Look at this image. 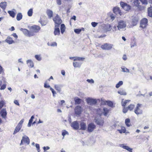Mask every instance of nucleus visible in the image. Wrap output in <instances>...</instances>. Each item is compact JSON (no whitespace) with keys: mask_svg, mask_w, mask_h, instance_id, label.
I'll return each instance as SVG.
<instances>
[{"mask_svg":"<svg viewBox=\"0 0 152 152\" xmlns=\"http://www.w3.org/2000/svg\"><path fill=\"white\" fill-rule=\"evenodd\" d=\"M142 104H137L135 107L134 110V113L137 115H141L142 114L143 111L141 109Z\"/></svg>","mask_w":152,"mask_h":152,"instance_id":"nucleus-1","label":"nucleus"},{"mask_svg":"<svg viewBox=\"0 0 152 152\" xmlns=\"http://www.w3.org/2000/svg\"><path fill=\"white\" fill-rule=\"evenodd\" d=\"M28 28L30 29V32L33 33L34 36V35L35 33H38L40 29V27L37 25L29 26Z\"/></svg>","mask_w":152,"mask_h":152,"instance_id":"nucleus-2","label":"nucleus"},{"mask_svg":"<svg viewBox=\"0 0 152 152\" xmlns=\"http://www.w3.org/2000/svg\"><path fill=\"white\" fill-rule=\"evenodd\" d=\"M126 26V23L123 20L118 21V25L117 26L118 29L120 30L125 28Z\"/></svg>","mask_w":152,"mask_h":152,"instance_id":"nucleus-3","label":"nucleus"},{"mask_svg":"<svg viewBox=\"0 0 152 152\" xmlns=\"http://www.w3.org/2000/svg\"><path fill=\"white\" fill-rule=\"evenodd\" d=\"M113 46L112 44L105 43L101 46V48L103 50H110L113 48Z\"/></svg>","mask_w":152,"mask_h":152,"instance_id":"nucleus-4","label":"nucleus"},{"mask_svg":"<svg viewBox=\"0 0 152 152\" xmlns=\"http://www.w3.org/2000/svg\"><path fill=\"white\" fill-rule=\"evenodd\" d=\"M53 20L55 23V27H58L62 23V21L59 16L56 15V16L53 18Z\"/></svg>","mask_w":152,"mask_h":152,"instance_id":"nucleus-5","label":"nucleus"},{"mask_svg":"<svg viewBox=\"0 0 152 152\" xmlns=\"http://www.w3.org/2000/svg\"><path fill=\"white\" fill-rule=\"evenodd\" d=\"M94 121L97 124L100 126H102L104 123L103 119L101 117H98V116L95 117Z\"/></svg>","mask_w":152,"mask_h":152,"instance_id":"nucleus-6","label":"nucleus"},{"mask_svg":"<svg viewBox=\"0 0 152 152\" xmlns=\"http://www.w3.org/2000/svg\"><path fill=\"white\" fill-rule=\"evenodd\" d=\"M20 30L23 32V34L26 36L29 37L34 36V34L30 32V31H29L26 28H21Z\"/></svg>","mask_w":152,"mask_h":152,"instance_id":"nucleus-7","label":"nucleus"},{"mask_svg":"<svg viewBox=\"0 0 152 152\" xmlns=\"http://www.w3.org/2000/svg\"><path fill=\"white\" fill-rule=\"evenodd\" d=\"M30 143V140L28 137L26 135H25L22 137L21 140L20 145H21L23 144V143H26L27 145H28Z\"/></svg>","mask_w":152,"mask_h":152,"instance_id":"nucleus-8","label":"nucleus"},{"mask_svg":"<svg viewBox=\"0 0 152 152\" xmlns=\"http://www.w3.org/2000/svg\"><path fill=\"white\" fill-rule=\"evenodd\" d=\"M86 101L88 104L91 105H94L97 103V101L96 99L90 97L87 98L86 99Z\"/></svg>","mask_w":152,"mask_h":152,"instance_id":"nucleus-9","label":"nucleus"},{"mask_svg":"<svg viewBox=\"0 0 152 152\" xmlns=\"http://www.w3.org/2000/svg\"><path fill=\"white\" fill-rule=\"evenodd\" d=\"M148 20L146 18L142 19L140 23V27L142 28H145L147 25Z\"/></svg>","mask_w":152,"mask_h":152,"instance_id":"nucleus-10","label":"nucleus"},{"mask_svg":"<svg viewBox=\"0 0 152 152\" xmlns=\"http://www.w3.org/2000/svg\"><path fill=\"white\" fill-rule=\"evenodd\" d=\"M120 5L122 8L126 11H128L131 8L130 6L124 2H121Z\"/></svg>","mask_w":152,"mask_h":152,"instance_id":"nucleus-11","label":"nucleus"},{"mask_svg":"<svg viewBox=\"0 0 152 152\" xmlns=\"http://www.w3.org/2000/svg\"><path fill=\"white\" fill-rule=\"evenodd\" d=\"M96 128V126L93 123H91L89 124L88 126L87 130L88 132H91L93 131Z\"/></svg>","mask_w":152,"mask_h":152,"instance_id":"nucleus-12","label":"nucleus"},{"mask_svg":"<svg viewBox=\"0 0 152 152\" xmlns=\"http://www.w3.org/2000/svg\"><path fill=\"white\" fill-rule=\"evenodd\" d=\"M71 126L75 130L79 129V124L77 121H75L72 122L71 124Z\"/></svg>","mask_w":152,"mask_h":152,"instance_id":"nucleus-13","label":"nucleus"},{"mask_svg":"<svg viewBox=\"0 0 152 152\" xmlns=\"http://www.w3.org/2000/svg\"><path fill=\"white\" fill-rule=\"evenodd\" d=\"M75 110L76 114L79 115L81 113L82 111L81 107L80 106H77L75 107Z\"/></svg>","mask_w":152,"mask_h":152,"instance_id":"nucleus-14","label":"nucleus"},{"mask_svg":"<svg viewBox=\"0 0 152 152\" xmlns=\"http://www.w3.org/2000/svg\"><path fill=\"white\" fill-rule=\"evenodd\" d=\"M139 20V18L137 17H134L132 19V24L133 26L137 25Z\"/></svg>","mask_w":152,"mask_h":152,"instance_id":"nucleus-15","label":"nucleus"},{"mask_svg":"<svg viewBox=\"0 0 152 152\" xmlns=\"http://www.w3.org/2000/svg\"><path fill=\"white\" fill-rule=\"evenodd\" d=\"M5 41L9 44H11L15 42L14 41L12 40V38L9 36L7 37Z\"/></svg>","mask_w":152,"mask_h":152,"instance_id":"nucleus-16","label":"nucleus"},{"mask_svg":"<svg viewBox=\"0 0 152 152\" xmlns=\"http://www.w3.org/2000/svg\"><path fill=\"white\" fill-rule=\"evenodd\" d=\"M0 114L1 116L4 118H5L7 115L6 110L5 109H3L1 110Z\"/></svg>","mask_w":152,"mask_h":152,"instance_id":"nucleus-17","label":"nucleus"},{"mask_svg":"<svg viewBox=\"0 0 152 152\" xmlns=\"http://www.w3.org/2000/svg\"><path fill=\"white\" fill-rule=\"evenodd\" d=\"M55 89L59 93L61 91V88L62 86L61 85H55L54 86Z\"/></svg>","mask_w":152,"mask_h":152,"instance_id":"nucleus-18","label":"nucleus"},{"mask_svg":"<svg viewBox=\"0 0 152 152\" xmlns=\"http://www.w3.org/2000/svg\"><path fill=\"white\" fill-rule=\"evenodd\" d=\"M54 31V34L55 36H59L60 34V30L58 27H55Z\"/></svg>","mask_w":152,"mask_h":152,"instance_id":"nucleus-19","label":"nucleus"},{"mask_svg":"<svg viewBox=\"0 0 152 152\" xmlns=\"http://www.w3.org/2000/svg\"><path fill=\"white\" fill-rule=\"evenodd\" d=\"M7 2L6 1L2 2L0 3V7H1L3 10H4L7 6Z\"/></svg>","mask_w":152,"mask_h":152,"instance_id":"nucleus-20","label":"nucleus"},{"mask_svg":"<svg viewBox=\"0 0 152 152\" xmlns=\"http://www.w3.org/2000/svg\"><path fill=\"white\" fill-rule=\"evenodd\" d=\"M113 11L114 13H115L116 14H119L120 15H121L120 10L119 7H115L113 9Z\"/></svg>","mask_w":152,"mask_h":152,"instance_id":"nucleus-21","label":"nucleus"},{"mask_svg":"<svg viewBox=\"0 0 152 152\" xmlns=\"http://www.w3.org/2000/svg\"><path fill=\"white\" fill-rule=\"evenodd\" d=\"M120 147L124 149H126L129 151L131 150H132V149L130 148L128 146L124 145V144H121L120 145Z\"/></svg>","mask_w":152,"mask_h":152,"instance_id":"nucleus-22","label":"nucleus"},{"mask_svg":"<svg viewBox=\"0 0 152 152\" xmlns=\"http://www.w3.org/2000/svg\"><path fill=\"white\" fill-rule=\"evenodd\" d=\"M80 129L82 130H85L86 129V126L85 123L83 122H81L80 123Z\"/></svg>","mask_w":152,"mask_h":152,"instance_id":"nucleus-23","label":"nucleus"},{"mask_svg":"<svg viewBox=\"0 0 152 152\" xmlns=\"http://www.w3.org/2000/svg\"><path fill=\"white\" fill-rule=\"evenodd\" d=\"M27 64L28 65L29 67L32 68L34 66V63L31 60H28L26 61Z\"/></svg>","mask_w":152,"mask_h":152,"instance_id":"nucleus-24","label":"nucleus"},{"mask_svg":"<svg viewBox=\"0 0 152 152\" xmlns=\"http://www.w3.org/2000/svg\"><path fill=\"white\" fill-rule=\"evenodd\" d=\"M118 93L121 95H126L127 94L125 90L123 89H121L118 91Z\"/></svg>","mask_w":152,"mask_h":152,"instance_id":"nucleus-25","label":"nucleus"},{"mask_svg":"<svg viewBox=\"0 0 152 152\" xmlns=\"http://www.w3.org/2000/svg\"><path fill=\"white\" fill-rule=\"evenodd\" d=\"M148 15L150 17H152V7H148Z\"/></svg>","mask_w":152,"mask_h":152,"instance_id":"nucleus-26","label":"nucleus"},{"mask_svg":"<svg viewBox=\"0 0 152 152\" xmlns=\"http://www.w3.org/2000/svg\"><path fill=\"white\" fill-rule=\"evenodd\" d=\"M73 66L74 67H80L81 66V64L79 62H73Z\"/></svg>","mask_w":152,"mask_h":152,"instance_id":"nucleus-27","label":"nucleus"},{"mask_svg":"<svg viewBox=\"0 0 152 152\" xmlns=\"http://www.w3.org/2000/svg\"><path fill=\"white\" fill-rule=\"evenodd\" d=\"M21 127L20 126H19L17 125L16 127H15L14 131V132L13 133V134H16L21 129Z\"/></svg>","mask_w":152,"mask_h":152,"instance_id":"nucleus-28","label":"nucleus"},{"mask_svg":"<svg viewBox=\"0 0 152 152\" xmlns=\"http://www.w3.org/2000/svg\"><path fill=\"white\" fill-rule=\"evenodd\" d=\"M105 29L107 31H110L112 29L111 26L110 24H107L105 26Z\"/></svg>","mask_w":152,"mask_h":152,"instance_id":"nucleus-29","label":"nucleus"},{"mask_svg":"<svg viewBox=\"0 0 152 152\" xmlns=\"http://www.w3.org/2000/svg\"><path fill=\"white\" fill-rule=\"evenodd\" d=\"M74 100L75 104H80L81 101V99L78 97H75V98Z\"/></svg>","mask_w":152,"mask_h":152,"instance_id":"nucleus-30","label":"nucleus"},{"mask_svg":"<svg viewBox=\"0 0 152 152\" xmlns=\"http://www.w3.org/2000/svg\"><path fill=\"white\" fill-rule=\"evenodd\" d=\"M47 13L49 18H51L52 17L53 12L52 11L50 10H48L47 11Z\"/></svg>","mask_w":152,"mask_h":152,"instance_id":"nucleus-31","label":"nucleus"},{"mask_svg":"<svg viewBox=\"0 0 152 152\" xmlns=\"http://www.w3.org/2000/svg\"><path fill=\"white\" fill-rule=\"evenodd\" d=\"M97 115L96 116H98V117H101V115H102L103 112L102 110L100 109H97L96 110Z\"/></svg>","mask_w":152,"mask_h":152,"instance_id":"nucleus-32","label":"nucleus"},{"mask_svg":"<svg viewBox=\"0 0 152 152\" xmlns=\"http://www.w3.org/2000/svg\"><path fill=\"white\" fill-rule=\"evenodd\" d=\"M23 15L21 13H18L17 15L16 19L18 20H20L22 18Z\"/></svg>","mask_w":152,"mask_h":152,"instance_id":"nucleus-33","label":"nucleus"},{"mask_svg":"<svg viewBox=\"0 0 152 152\" xmlns=\"http://www.w3.org/2000/svg\"><path fill=\"white\" fill-rule=\"evenodd\" d=\"M121 129H118V131L121 133H125L126 132V129L125 127L122 126L121 127Z\"/></svg>","mask_w":152,"mask_h":152,"instance_id":"nucleus-34","label":"nucleus"},{"mask_svg":"<svg viewBox=\"0 0 152 152\" xmlns=\"http://www.w3.org/2000/svg\"><path fill=\"white\" fill-rule=\"evenodd\" d=\"M121 69L122 70V71L124 72L129 73V70L126 67L123 66L121 67Z\"/></svg>","mask_w":152,"mask_h":152,"instance_id":"nucleus-35","label":"nucleus"},{"mask_svg":"<svg viewBox=\"0 0 152 152\" xmlns=\"http://www.w3.org/2000/svg\"><path fill=\"white\" fill-rule=\"evenodd\" d=\"M65 25L62 24H61V30L62 34H63L65 31Z\"/></svg>","mask_w":152,"mask_h":152,"instance_id":"nucleus-36","label":"nucleus"},{"mask_svg":"<svg viewBox=\"0 0 152 152\" xmlns=\"http://www.w3.org/2000/svg\"><path fill=\"white\" fill-rule=\"evenodd\" d=\"M130 120L129 118H127L125 120V124L126 126L128 127H129L131 126V124H130Z\"/></svg>","mask_w":152,"mask_h":152,"instance_id":"nucleus-37","label":"nucleus"},{"mask_svg":"<svg viewBox=\"0 0 152 152\" xmlns=\"http://www.w3.org/2000/svg\"><path fill=\"white\" fill-rule=\"evenodd\" d=\"M103 110L104 111V115L106 116L107 115V113H109V110L107 108L105 107L104 108Z\"/></svg>","mask_w":152,"mask_h":152,"instance_id":"nucleus-38","label":"nucleus"},{"mask_svg":"<svg viewBox=\"0 0 152 152\" xmlns=\"http://www.w3.org/2000/svg\"><path fill=\"white\" fill-rule=\"evenodd\" d=\"M8 12L10 16L12 18H14L15 16V13L14 12L12 11H8Z\"/></svg>","mask_w":152,"mask_h":152,"instance_id":"nucleus-39","label":"nucleus"},{"mask_svg":"<svg viewBox=\"0 0 152 152\" xmlns=\"http://www.w3.org/2000/svg\"><path fill=\"white\" fill-rule=\"evenodd\" d=\"M123 83V82L122 81H119L117 84L115 86V87L116 88H119L121 86H122Z\"/></svg>","mask_w":152,"mask_h":152,"instance_id":"nucleus-40","label":"nucleus"},{"mask_svg":"<svg viewBox=\"0 0 152 152\" xmlns=\"http://www.w3.org/2000/svg\"><path fill=\"white\" fill-rule=\"evenodd\" d=\"M140 2L139 0H134L133 4L137 7H138L139 5Z\"/></svg>","mask_w":152,"mask_h":152,"instance_id":"nucleus-41","label":"nucleus"},{"mask_svg":"<svg viewBox=\"0 0 152 152\" xmlns=\"http://www.w3.org/2000/svg\"><path fill=\"white\" fill-rule=\"evenodd\" d=\"M135 106L134 104H130L127 107V108L128 110H129L130 111L132 110L134 108Z\"/></svg>","mask_w":152,"mask_h":152,"instance_id":"nucleus-42","label":"nucleus"},{"mask_svg":"<svg viewBox=\"0 0 152 152\" xmlns=\"http://www.w3.org/2000/svg\"><path fill=\"white\" fill-rule=\"evenodd\" d=\"M33 14V9H30V10H29L27 12V14L29 16L31 17V16Z\"/></svg>","mask_w":152,"mask_h":152,"instance_id":"nucleus-43","label":"nucleus"},{"mask_svg":"<svg viewBox=\"0 0 152 152\" xmlns=\"http://www.w3.org/2000/svg\"><path fill=\"white\" fill-rule=\"evenodd\" d=\"M35 57L37 60L39 61H40L42 59L40 55H36L35 56Z\"/></svg>","mask_w":152,"mask_h":152,"instance_id":"nucleus-44","label":"nucleus"},{"mask_svg":"<svg viewBox=\"0 0 152 152\" xmlns=\"http://www.w3.org/2000/svg\"><path fill=\"white\" fill-rule=\"evenodd\" d=\"M143 5H146L148 4L147 0H140Z\"/></svg>","mask_w":152,"mask_h":152,"instance_id":"nucleus-45","label":"nucleus"},{"mask_svg":"<svg viewBox=\"0 0 152 152\" xmlns=\"http://www.w3.org/2000/svg\"><path fill=\"white\" fill-rule=\"evenodd\" d=\"M50 90L52 91L53 96L54 97H55L56 96L55 95L56 94V92L52 88H50Z\"/></svg>","mask_w":152,"mask_h":152,"instance_id":"nucleus-46","label":"nucleus"},{"mask_svg":"<svg viewBox=\"0 0 152 152\" xmlns=\"http://www.w3.org/2000/svg\"><path fill=\"white\" fill-rule=\"evenodd\" d=\"M24 121V119H22L19 123L18 124V126H20V127H22V125Z\"/></svg>","mask_w":152,"mask_h":152,"instance_id":"nucleus-47","label":"nucleus"},{"mask_svg":"<svg viewBox=\"0 0 152 152\" xmlns=\"http://www.w3.org/2000/svg\"><path fill=\"white\" fill-rule=\"evenodd\" d=\"M81 31V29H76L74 30V32L77 34H79Z\"/></svg>","mask_w":152,"mask_h":152,"instance_id":"nucleus-48","label":"nucleus"},{"mask_svg":"<svg viewBox=\"0 0 152 152\" xmlns=\"http://www.w3.org/2000/svg\"><path fill=\"white\" fill-rule=\"evenodd\" d=\"M107 104L110 107H112L113 106V104L112 102L110 101H107Z\"/></svg>","mask_w":152,"mask_h":152,"instance_id":"nucleus-49","label":"nucleus"},{"mask_svg":"<svg viewBox=\"0 0 152 152\" xmlns=\"http://www.w3.org/2000/svg\"><path fill=\"white\" fill-rule=\"evenodd\" d=\"M107 101L105 100L104 99H102L101 100V103L102 104L104 105L107 104Z\"/></svg>","mask_w":152,"mask_h":152,"instance_id":"nucleus-50","label":"nucleus"},{"mask_svg":"<svg viewBox=\"0 0 152 152\" xmlns=\"http://www.w3.org/2000/svg\"><path fill=\"white\" fill-rule=\"evenodd\" d=\"M137 7L138 9L140 10H144L145 8V6H141L140 5Z\"/></svg>","mask_w":152,"mask_h":152,"instance_id":"nucleus-51","label":"nucleus"},{"mask_svg":"<svg viewBox=\"0 0 152 152\" xmlns=\"http://www.w3.org/2000/svg\"><path fill=\"white\" fill-rule=\"evenodd\" d=\"M85 59V58L83 57H77V61H83Z\"/></svg>","mask_w":152,"mask_h":152,"instance_id":"nucleus-52","label":"nucleus"},{"mask_svg":"<svg viewBox=\"0 0 152 152\" xmlns=\"http://www.w3.org/2000/svg\"><path fill=\"white\" fill-rule=\"evenodd\" d=\"M4 104V102L3 101L0 102V109H1L3 106Z\"/></svg>","mask_w":152,"mask_h":152,"instance_id":"nucleus-53","label":"nucleus"},{"mask_svg":"<svg viewBox=\"0 0 152 152\" xmlns=\"http://www.w3.org/2000/svg\"><path fill=\"white\" fill-rule=\"evenodd\" d=\"M124 99H122L121 104H122V105L124 107L126 105V104L127 103V102H125V100L124 101Z\"/></svg>","mask_w":152,"mask_h":152,"instance_id":"nucleus-54","label":"nucleus"},{"mask_svg":"<svg viewBox=\"0 0 152 152\" xmlns=\"http://www.w3.org/2000/svg\"><path fill=\"white\" fill-rule=\"evenodd\" d=\"M44 87L45 88H51L50 86L49 85H48L47 84L46 82H45L44 83Z\"/></svg>","mask_w":152,"mask_h":152,"instance_id":"nucleus-55","label":"nucleus"},{"mask_svg":"<svg viewBox=\"0 0 152 152\" xmlns=\"http://www.w3.org/2000/svg\"><path fill=\"white\" fill-rule=\"evenodd\" d=\"M87 81L89 83H94V81L92 79H87Z\"/></svg>","mask_w":152,"mask_h":152,"instance_id":"nucleus-56","label":"nucleus"},{"mask_svg":"<svg viewBox=\"0 0 152 152\" xmlns=\"http://www.w3.org/2000/svg\"><path fill=\"white\" fill-rule=\"evenodd\" d=\"M40 23L42 26L45 25L47 23V22L46 21H41Z\"/></svg>","mask_w":152,"mask_h":152,"instance_id":"nucleus-57","label":"nucleus"},{"mask_svg":"<svg viewBox=\"0 0 152 152\" xmlns=\"http://www.w3.org/2000/svg\"><path fill=\"white\" fill-rule=\"evenodd\" d=\"M68 134V132H67L66 131L64 130L63 132H62V135L64 137L66 134Z\"/></svg>","mask_w":152,"mask_h":152,"instance_id":"nucleus-58","label":"nucleus"},{"mask_svg":"<svg viewBox=\"0 0 152 152\" xmlns=\"http://www.w3.org/2000/svg\"><path fill=\"white\" fill-rule=\"evenodd\" d=\"M6 87V85L5 84L3 85L0 88V89L2 90L4 89Z\"/></svg>","mask_w":152,"mask_h":152,"instance_id":"nucleus-59","label":"nucleus"},{"mask_svg":"<svg viewBox=\"0 0 152 152\" xmlns=\"http://www.w3.org/2000/svg\"><path fill=\"white\" fill-rule=\"evenodd\" d=\"M57 46V43L55 42H52L50 45L51 46L54 47V46Z\"/></svg>","mask_w":152,"mask_h":152,"instance_id":"nucleus-60","label":"nucleus"},{"mask_svg":"<svg viewBox=\"0 0 152 152\" xmlns=\"http://www.w3.org/2000/svg\"><path fill=\"white\" fill-rule=\"evenodd\" d=\"M56 2L58 5H61V0H56Z\"/></svg>","mask_w":152,"mask_h":152,"instance_id":"nucleus-61","label":"nucleus"},{"mask_svg":"<svg viewBox=\"0 0 152 152\" xmlns=\"http://www.w3.org/2000/svg\"><path fill=\"white\" fill-rule=\"evenodd\" d=\"M110 18L112 20H114V19L115 18V16L113 14H111L110 15Z\"/></svg>","mask_w":152,"mask_h":152,"instance_id":"nucleus-62","label":"nucleus"},{"mask_svg":"<svg viewBox=\"0 0 152 152\" xmlns=\"http://www.w3.org/2000/svg\"><path fill=\"white\" fill-rule=\"evenodd\" d=\"M91 25L93 27H95L97 24V23L95 22H92L91 23Z\"/></svg>","mask_w":152,"mask_h":152,"instance_id":"nucleus-63","label":"nucleus"},{"mask_svg":"<svg viewBox=\"0 0 152 152\" xmlns=\"http://www.w3.org/2000/svg\"><path fill=\"white\" fill-rule=\"evenodd\" d=\"M128 110L127 107L126 108L124 107L123 109V112L124 113H126L127 112Z\"/></svg>","mask_w":152,"mask_h":152,"instance_id":"nucleus-64","label":"nucleus"}]
</instances>
